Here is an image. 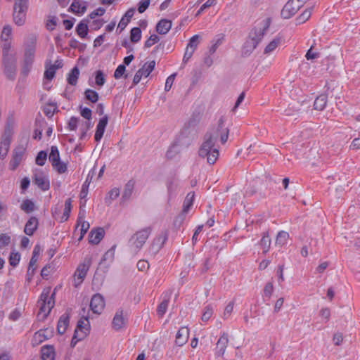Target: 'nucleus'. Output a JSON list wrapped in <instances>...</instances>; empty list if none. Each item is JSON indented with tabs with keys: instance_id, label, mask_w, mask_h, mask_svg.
Wrapping results in <instances>:
<instances>
[{
	"instance_id": "20e7f679",
	"label": "nucleus",
	"mask_w": 360,
	"mask_h": 360,
	"mask_svg": "<svg viewBox=\"0 0 360 360\" xmlns=\"http://www.w3.org/2000/svg\"><path fill=\"white\" fill-rule=\"evenodd\" d=\"M271 24V19L266 18L257 22L254 27L249 33V39L259 44L262 40Z\"/></svg>"
},
{
	"instance_id": "0e129e2a",
	"label": "nucleus",
	"mask_w": 360,
	"mask_h": 360,
	"mask_svg": "<svg viewBox=\"0 0 360 360\" xmlns=\"http://www.w3.org/2000/svg\"><path fill=\"white\" fill-rule=\"evenodd\" d=\"M125 70L126 67L124 65L121 64L118 65L114 72V77L117 79L121 78L124 75Z\"/></svg>"
},
{
	"instance_id": "9d476101",
	"label": "nucleus",
	"mask_w": 360,
	"mask_h": 360,
	"mask_svg": "<svg viewBox=\"0 0 360 360\" xmlns=\"http://www.w3.org/2000/svg\"><path fill=\"white\" fill-rule=\"evenodd\" d=\"M155 66V60H152L149 63H145L143 66L136 72L133 79L134 84L139 83L143 76L148 77L154 70Z\"/></svg>"
},
{
	"instance_id": "9b49d317",
	"label": "nucleus",
	"mask_w": 360,
	"mask_h": 360,
	"mask_svg": "<svg viewBox=\"0 0 360 360\" xmlns=\"http://www.w3.org/2000/svg\"><path fill=\"white\" fill-rule=\"evenodd\" d=\"M34 182L42 191H47L50 188L49 178L41 170H36L34 174Z\"/></svg>"
},
{
	"instance_id": "c9c22d12",
	"label": "nucleus",
	"mask_w": 360,
	"mask_h": 360,
	"mask_svg": "<svg viewBox=\"0 0 360 360\" xmlns=\"http://www.w3.org/2000/svg\"><path fill=\"white\" fill-rule=\"evenodd\" d=\"M194 193H188L186 196L183 205V214H186L190 210V208L192 207L194 200Z\"/></svg>"
},
{
	"instance_id": "37998d69",
	"label": "nucleus",
	"mask_w": 360,
	"mask_h": 360,
	"mask_svg": "<svg viewBox=\"0 0 360 360\" xmlns=\"http://www.w3.org/2000/svg\"><path fill=\"white\" fill-rule=\"evenodd\" d=\"M78 225L81 226V229H80L81 234H80V237L79 238V240H82L84 235L86 233L87 231L89 230L90 225H89V222L84 221L82 217H81L80 216L78 218Z\"/></svg>"
},
{
	"instance_id": "b1692460",
	"label": "nucleus",
	"mask_w": 360,
	"mask_h": 360,
	"mask_svg": "<svg viewBox=\"0 0 360 360\" xmlns=\"http://www.w3.org/2000/svg\"><path fill=\"white\" fill-rule=\"evenodd\" d=\"M172 27V21L167 19L160 20L156 25V31L160 34H167Z\"/></svg>"
},
{
	"instance_id": "052dcab7",
	"label": "nucleus",
	"mask_w": 360,
	"mask_h": 360,
	"mask_svg": "<svg viewBox=\"0 0 360 360\" xmlns=\"http://www.w3.org/2000/svg\"><path fill=\"white\" fill-rule=\"evenodd\" d=\"M56 71V68L51 65L49 67L46 66L44 72V78L51 80L55 77Z\"/></svg>"
},
{
	"instance_id": "c03bdc74",
	"label": "nucleus",
	"mask_w": 360,
	"mask_h": 360,
	"mask_svg": "<svg viewBox=\"0 0 360 360\" xmlns=\"http://www.w3.org/2000/svg\"><path fill=\"white\" fill-rule=\"evenodd\" d=\"M72 209V200L68 198L65 202V209L61 217V222L65 221L68 219Z\"/></svg>"
},
{
	"instance_id": "79ce46f5",
	"label": "nucleus",
	"mask_w": 360,
	"mask_h": 360,
	"mask_svg": "<svg viewBox=\"0 0 360 360\" xmlns=\"http://www.w3.org/2000/svg\"><path fill=\"white\" fill-rule=\"evenodd\" d=\"M56 111H58V107L56 103L49 102L44 108V114L49 117H51Z\"/></svg>"
},
{
	"instance_id": "f8f14e48",
	"label": "nucleus",
	"mask_w": 360,
	"mask_h": 360,
	"mask_svg": "<svg viewBox=\"0 0 360 360\" xmlns=\"http://www.w3.org/2000/svg\"><path fill=\"white\" fill-rule=\"evenodd\" d=\"M105 307L103 297L99 294H95L90 302V308L94 314H100Z\"/></svg>"
},
{
	"instance_id": "7ed1b4c3",
	"label": "nucleus",
	"mask_w": 360,
	"mask_h": 360,
	"mask_svg": "<svg viewBox=\"0 0 360 360\" xmlns=\"http://www.w3.org/2000/svg\"><path fill=\"white\" fill-rule=\"evenodd\" d=\"M151 231L152 229L150 227H146L136 231V233L131 237L129 244L133 252H137L141 249L150 235Z\"/></svg>"
},
{
	"instance_id": "473e14b6",
	"label": "nucleus",
	"mask_w": 360,
	"mask_h": 360,
	"mask_svg": "<svg viewBox=\"0 0 360 360\" xmlns=\"http://www.w3.org/2000/svg\"><path fill=\"white\" fill-rule=\"evenodd\" d=\"M79 75V70L77 66H75L71 70L70 72L68 74V77L67 78L68 84L72 86H75L77 84Z\"/></svg>"
},
{
	"instance_id": "dca6fc26",
	"label": "nucleus",
	"mask_w": 360,
	"mask_h": 360,
	"mask_svg": "<svg viewBox=\"0 0 360 360\" xmlns=\"http://www.w3.org/2000/svg\"><path fill=\"white\" fill-rule=\"evenodd\" d=\"M127 322V319L123 316V310L118 309L112 319V326L115 330H119L122 328Z\"/></svg>"
},
{
	"instance_id": "a878e982",
	"label": "nucleus",
	"mask_w": 360,
	"mask_h": 360,
	"mask_svg": "<svg viewBox=\"0 0 360 360\" xmlns=\"http://www.w3.org/2000/svg\"><path fill=\"white\" fill-rule=\"evenodd\" d=\"M171 295H172V292H167L164 295V298H163L162 301L158 305L157 311H158V314L159 316H162L166 313L167 307H168V304L169 302V300L171 297Z\"/></svg>"
},
{
	"instance_id": "cd10ccee",
	"label": "nucleus",
	"mask_w": 360,
	"mask_h": 360,
	"mask_svg": "<svg viewBox=\"0 0 360 360\" xmlns=\"http://www.w3.org/2000/svg\"><path fill=\"white\" fill-rule=\"evenodd\" d=\"M41 352L42 360H54L55 352L53 347L49 345L44 346Z\"/></svg>"
},
{
	"instance_id": "603ef678",
	"label": "nucleus",
	"mask_w": 360,
	"mask_h": 360,
	"mask_svg": "<svg viewBox=\"0 0 360 360\" xmlns=\"http://www.w3.org/2000/svg\"><path fill=\"white\" fill-rule=\"evenodd\" d=\"M52 166L58 174H63L68 170V165L60 160L54 163Z\"/></svg>"
},
{
	"instance_id": "58836bf2",
	"label": "nucleus",
	"mask_w": 360,
	"mask_h": 360,
	"mask_svg": "<svg viewBox=\"0 0 360 360\" xmlns=\"http://www.w3.org/2000/svg\"><path fill=\"white\" fill-rule=\"evenodd\" d=\"M260 245L262 248L263 249V253L266 254L270 248L271 245V239L269 238V236L268 233H264L261 240H260Z\"/></svg>"
},
{
	"instance_id": "7c9ffc66",
	"label": "nucleus",
	"mask_w": 360,
	"mask_h": 360,
	"mask_svg": "<svg viewBox=\"0 0 360 360\" xmlns=\"http://www.w3.org/2000/svg\"><path fill=\"white\" fill-rule=\"evenodd\" d=\"M88 20H82L77 25L76 32L81 38H84L88 34Z\"/></svg>"
},
{
	"instance_id": "ea45409f",
	"label": "nucleus",
	"mask_w": 360,
	"mask_h": 360,
	"mask_svg": "<svg viewBox=\"0 0 360 360\" xmlns=\"http://www.w3.org/2000/svg\"><path fill=\"white\" fill-rule=\"evenodd\" d=\"M84 97L86 100L94 103H96L99 98L98 94L96 91L90 89H86L84 91Z\"/></svg>"
},
{
	"instance_id": "f03ea898",
	"label": "nucleus",
	"mask_w": 360,
	"mask_h": 360,
	"mask_svg": "<svg viewBox=\"0 0 360 360\" xmlns=\"http://www.w3.org/2000/svg\"><path fill=\"white\" fill-rule=\"evenodd\" d=\"M27 10L28 0H14L13 20L16 25L22 26L25 23Z\"/></svg>"
},
{
	"instance_id": "423d86ee",
	"label": "nucleus",
	"mask_w": 360,
	"mask_h": 360,
	"mask_svg": "<svg viewBox=\"0 0 360 360\" xmlns=\"http://www.w3.org/2000/svg\"><path fill=\"white\" fill-rule=\"evenodd\" d=\"M306 0H289L281 11V16L284 19H289L293 16L304 5Z\"/></svg>"
},
{
	"instance_id": "6e6d98bb",
	"label": "nucleus",
	"mask_w": 360,
	"mask_h": 360,
	"mask_svg": "<svg viewBox=\"0 0 360 360\" xmlns=\"http://www.w3.org/2000/svg\"><path fill=\"white\" fill-rule=\"evenodd\" d=\"M108 195V196L105 198V202L107 203H110L111 200H113L119 197L120 189L117 188H114L109 191Z\"/></svg>"
},
{
	"instance_id": "3c124183",
	"label": "nucleus",
	"mask_w": 360,
	"mask_h": 360,
	"mask_svg": "<svg viewBox=\"0 0 360 360\" xmlns=\"http://www.w3.org/2000/svg\"><path fill=\"white\" fill-rule=\"evenodd\" d=\"M86 337L85 333H79L77 330H75L73 337L72 338L70 346L71 347H75L77 343L83 340Z\"/></svg>"
},
{
	"instance_id": "774afa93",
	"label": "nucleus",
	"mask_w": 360,
	"mask_h": 360,
	"mask_svg": "<svg viewBox=\"0 0 360 360\" xmlns=\"http://www.w3.org/2000/svg\"><path fill=\"white\" fill-rule=\"evenodd\" d=\"M44 331L45 330H40L36 332L34 335V340L37 342H41L46 340L47 337L44 335Z\"/></svg>"
},
{
	"instance_id": "49530a36",
	"label": "nucleus",
	"mask_w": 360,
	"mask_h": 360,
	"mask_svg": "<svg viewBox=\"0 0 360 360\" xmlns=\"http://www.w3.org/2000/svg\"><path fill=\"white\" fill-rule=\"evenodd\" d=\"M141 39V30L139 27H133L130 32V39L133 43L139 42Z\"/></svg>"
},
{
	"instance_id": "338daca9",
	"label": "nucleus",
	"mask_w": 360,
	"mask_h": 360,
	"mask_svg": "<svg viewBox=\"0 0 360 360\" xmlns=\"http://www.w3.org/2000/svg\"><path fill=\"white\" fill-rule=\"evenodd\" d=\"M176 76V73H173L167 78L166 82H165V91H169L171 89Z\"/></svg>"
},
{
	"instance_id": "4be33fe9",
	"label": "nucleus",
	"mask_w": 360,
	"mask_h": 360,
	"mask_svg": "<svg viewBox=\"0 0 360 360\" xmlns=\"http://www.w3.org/2000/svg\"><path fill=\"white\" fill-rule=\"evenodd\" d=\"M188 329L186 327L181 328L176 335V345L181 347L183 346L188 340Z\"/></svg>"
},
{
	"instance_id": "c756f323",
	"label": "nucleus",
	"mask_w": 360,
	"mask_h": 360,
	"mask_svg": "<svg viewBox=\"0 0 360 360\" xmlns=\"http://www.w3.org/2000/svg\"><path fill=\"white\" fill-rule=\"evenodd\" d=\"M35 125L36 129H34L33 138L34 139L40 140L42 136V127L46 125V122L44 119H36Z\"/></svg>"
},
{
	"instance_id": "4c0bfd02",
	"label": "nucleus",
	"mask_w": 360,
	"mask_h": 360,
	"mask_svg": "<svg viewBox=\"0 0 360 360\" xmlns=\"http://www.w3.org/2000/svg\"><path fill=\"white\" fill-rule=\"evenodd\" d=\"M20 209L26 213H31L35 210V205L31 200L26 199L21 203Z\"/></svg>"
},
{
	"instance_id": "8fccbe9b",
	"label": "nucleus",
	"mask_w": 360,
	"mask_h": 360,
	"mask_svg": "<svg viewBox=\"0 0 360 360\" xmlns=\"http://www.w3.org/2000/svg\"><path fill=\"white\" fill-rule=\"evenodd\" d=\"M200 38V37L198 34H195V35L193 36L190 39L189 42L186 46V49H190V50H193V51H195L198 45L199 44Z\"/></svg>"
},
{
	"instance_id": "e433bc0d",
	"label": "nucleus",
	"mask_w": 360,
	"mask_h": 360,
	"mask_svg": "<svg viewBox=\"0 0 360 360\" xmlns=\"http://www.w3.org/2000/svg\"><path fill=\"white\" fill-rule=\"evenodd\" d=\"M116 245H114L110 250H108L103 256L99 264L102 265L105 262H108L109 263H111L115 257V250Z\"/></svg>"
},
{
	"instance_id": "13d9d810",
	"label": "nucleus",
	"mask_w": 360,
	"mask_h": 360,
	"mask_svg": "<svg viewBox=\"0 0 360 360\" xmlns=\"http://www.w3.org/2000/svg\"><path fill=\"white\" fill-rule=\"evenodd\" d=\"M20 259V255L18 252H11L9 256V264L11 266H16Z\"/></svg>"
},
{
	"instance_id": "4d7b16f0",
	"label": "nucleus",
	"mask_w": 360,
	"mask_h": 360,
	"mask_svg": "<svg viewBox=\"0 0 360 360\" xmlns=\"http://www.w3.org/2000/svg\"><path fill=\"white\" fill-rule=\"evenodd\" d=\"M213 314V308L210 305H207L205 307L204 311L202 315V321H207Z\"/></svg>"
},
{
	"instance_id": "f704fd0d",
	"label": "nucleus",
	"mask_w": 360,
	"mask_h": 360,
	"mask_svg": "<svg viewBox=\"0 0 360 360\" xmlns=\"http://www.w3.org/2000/svg\"><path fill=\"white\" fill-rule=\"evenodd\" d=\"M135 182L134 180H129L124 186L122 193V199L128 200L131 197L134 188Z\"/></svg>"
},
{
	"instance_id": "f3484780",
	"label": "nucleus",
	"mask_w": 360,
	"mask_h": 360,
	"mask_svg": "<svg viewBox=\"0 0 360 360\" xmlns=\"http://www.w3.org/2000/svg\"><path fill=\"white\" fill-rule=\"evenodd\" d=\"M105 231L103 228L93 229L89 233V241L91 244L97 245L103 239Z\"/></svg>"
},
{
	"instance_id": "69168bd1",
	"label": "nucleus",
	"mask_w": 360,
	"mask_h": 360,
	"mask_svg": "<svg viewBox=\"0 0 360 360\" xmlns=\"http://www.w3.org/2000/svg\"><path fill=\"white\" fill-rule=\"evenodd\" d=\"M11 243V237L6 233L0 235V248L6 247Z\"/></svg>"
},
{
	"instance_id": "c85d7f7f",
	"label": "nucleus",
	"mask_w": 360,
	"mask_h": 360,
	"mask_svg": "<svg viewBox=\"0 0 360 360\" xmlns=\"http://www.w3.org/2000/svg\"><path fill=\"white\" fill-rule=\"evenodd\" d=\"M89 266L90 262L89 261L87 263L80 264L77 267L75 275V276H77V278L80 279V283L82 282V281L85 278L86 273L89 270Z\"/></svg>"
},
{
	"instance_id": "0eeeda50",
	"label": "nucleus",
	"mask_w": 360,
	"mask_h": 360,
	"mask_svg": "<svg viewBox=\"0 0 360 360\" xmlns=\"http://www.w3.org/2000/svg\"><path fill=\"white\" fill-rule=\"evenodd\" d=\"M37 38L34 35L30 36L25 44L24 61L27 65H32L36 50Z\"/></svg>"
},
{
	"instance_id": "a19ab883",
	"label": "nucleus",
	"mask_w": 360,
	"mask_h": 360,
	"mask_svg": "<svg viewBox=\"0 0 360 360\" xmlns=\"http://www.w3.org/2000/svg\"><path fill=\"white\" fill-rule=\"evenodd\" d=\"M49 159L51 165H53L54 163L60 160L59 150L57 146H51Z\"/></svg>"
},
{
	"instance_id": "1a4fd4ad",
	"label": "nucleus",
	"mask_w": 360,
	"mask_h": 360,
	"mask_svg": "<svg viewBox=\"0 0 360 360\" xmlns=\"http://www.w3.org/2000/svg\"><path fill=\"white\" fill-rule=\"evenodd\" d=\"M26 151V147L23 145H18L13 150L12 160L10 161V169L15 170L21 162Z\"/></svg>"
},
{
	"instance_id": "ddd939ff",
	"label": "nucleus",
	"mask_w": 360,
	"mask_h": 360,
	"mask_svg": "<svg viewBox=\"0 0 360 360\" xmlns=\"http://www.w3.org/2000/svg\"><path fill=\"white\" fill-rule=\"evenodd\" d=\"M168 238V231H162L158 237H156L150 246V251L153 254L158 253L161 248L163 247L165 243L167 241Z\"/></svg>"
},
{
	"instance_id": "a211bd4d",
	"label": "nucleus",
	"mask_w": 360,
	"mask_h": 360,
	"mask_svg": "<svg viewBox=\"0 0 360 360\" xmlns=\"http://www.w3.org/2000/svg\"><path fill=\"white\" fill-rule=\"evenodd\" d=\"M108 117L107 115H105L102 118L100 119L95 133V141L98 142L102 139L103 134L105 132V129L108 124Z\"/></svg>"
},
{
	"instance_id": "f257e3e1",
	"label": "nucleus",
	"mask_w": 360,
	"mask_h": 360,
	"mask_svg": "<svg viewBox=\"0 0 360 360\" xmlns=\"http://www.w3.org/2000/svg\"><path fill=\"white\" fill-rule=\"evenodd\" d=\"M225 119L221 117L218 121V125L216 129H212L205 135L204 141L202 143L198 154L202 158H207V162L210 165L216 162L219 158V150L215 147V143L219 137L222 144H224L229 138V130L224 125Z\"/></svg>"
},
{
	"instance_id": "5701e85b",
	"label": "nucleus",
	"mask_w": 360,
	"mask_h": 360,
	"mask_svg": "<svg viewBox=\"0 0 360 360\" xmlns=\"http://www.w3.org/2000/svg\"><path fill=\"white\" fill-rule=\"evenodd\" d=\"M70 315L67 313L63 314L59 319L57 325L58 333L63 335L65 333L69 325Z\"/></svg>"
},
{
	"instance_id": "de8ad7c7",
	"label": "nucleus",
	"mask_w": 360,
	"mask_h": 360,
	"mask_svg": "<svg viewBox=\"0 0 360 360\" xmlns=\"http://www.w3.org/2000/svg\"><path fill=\"white\" fill-rule=\"evenodd\" d=\"M40 252H41L40 246L39 245H36L35 247L34 248L32 256L31 259L29 263V265L30 266V267H33L36 264V263L38 260V256L39 255Z\"/></svg>"
},
{
	"instance_id": "bf43d9fd",
	"label": "nucleus",
	"mask_w": 360,
	"mask_h": 360,
	"mask_svg": "<svg viewBox=\"0 0 360 360\" xmlns=\"http://www.w3.org/2000/svg\"><path fill=\"white\" fill-rule=\"evenodd\" d=\"M12 32V28L10 25H5L3 28L1 38L2 40L7 41L10 38V36Z\"/></svg>"
},
{
	"instance_id": "e2e57ef3",
	"label": "nucleus",
	"mask_w": 360,
	"mask_h": 360,
	"mask_svg": "<svg viewBox=\"0 0 360 360\" xmlns=\"http://www.w3.org/2000/svg\"><path fill=\"white\" fill-rule=\"evenodd\" d=\"M160 38L156 34H152L150 37L146 41L144 46L145 48H150L155 43L158 42Z\"/></svg>"
},
{
	"instance_id": "6e6552de",
	"label": "nucleus",
	"mask_w": 360,
	"mask_h": 360,
	"mask_svg": "<svg viewBox=\"0 0 360 360\" xmlns=\"http://www.w3.org/2000/svg\"><path fill=\"white\" fill-rule=\"evenodd\" d=\"M4 73L10 80H13L16 75V59L15 57L2 59Z\"/></svg>"
},
{
	"instance_id": "5fc2aeb1",
	"label": "nucleus",
	"mask_w": 360,
	"mask_h": 360,
	"mask_svg": "<svg viewBox=\"0 0 360 360\" xmlns=\"http://www.w3.org/2000/svg\"><path fill=\"white\" fill-rule=\"evenodd\" d=\"M95 75L96 84L99 86H103L105 82V77L103 72L101 70H97Z\"/></svg>"
},
{
	"instance_id": "a18cd8bd",
	"label": "nucleus",
	"mask_w": 360,
	"mask_h": 360,
	"mask_svg": "<svg viewBox=\"0 0 360 360\" xmlns=\"http://www.w3.org/2000/svg\"><path fill=\"white\" fill-rule=\"evenodd\" d=\"M289 238V233L284 231H281L278 233L276 243L281 246L286 244L288 239Z\"/></svg>"
},
{
	"instance_id": "72a5a7b5",
	"label": "nucleus",
	"mask_w": 360,
	"mask_h": 360,
	"mask_svg": "<svg viewBox=\"0 0 360 360\" xmlns=\"http://www.w3.org/2000/svg\"><path fill=\"white\" fill-rule=\"evenodd\" d=\"M282 38L276 37L274 38L264 49V54H270L272 53L281 43Z\"/></svg>"
},
{
	"instance_id": "aec40b11",
	"label": "nucleus",
	"mask_w": 360,
	"mask_h": 360,
	"mask_svg": "<svg viewBox=\"0 0 360 360\" xmlns=\"http://www.w3.org/2000/svg\"><path fill=\"white\" fill-rule=\"evenodd\" d=\"M86 2L82 0H73L70 5V10L79 15H83L86 11Z\"/></svg>"
},
{
	"instance_id": "680f3d73",
	"label": "nucleus",
	"mask_w": 360,
	"mask_h": 360,
	"mask_svg": "<svg viewBox=\"0 0 360 360\" xmlns=\"http://www.w3.org/2000/svg\"><path fill=\"white\" fill-rule=\"evenodd\" d=\"M10 49H11V43L6 42L4 44V46L2 49V55H3L2 59L11 58L15 57L13 55L9 53Z\"/></svg>"
},
{
	"instance_id": "412c9836",
	"label": "nucleus",
	"mask_w": 360,
	"mask_h": 360,
	"mask_svg": "<svg viewBox=\"0 0 360 360\" xmlns=\"http://www.w3.org/2000/svg\"><path fill=\"white\" fill-rule=\"evenodd\" d=\"M11 139L10 135L5 134L2 138L0 146V158L4 160L9 150Z\"/></svg>"
},
{
	"instance_id": "2eb2a0df",
	"label": "nucleus",
	"mask_w": 360,
	"mask_h": 360,
	"mask_svg": "<svg viewBox=\"0 0 360 360\" xmlns=\"http://www.w3.org/2000/svg\"><path fill=\"white\" fill-rule=\"evenodd\" d=\"M82 311H83V314H82V318L78 321L75 330H77L79 333H85L86 336L90 330V323L89 317L84 316L85 308H82Z\"/></svg>"
},
{
	"instance_id": "393cba45",
	"label": "nucleus",
	"mask_w": 360,
	"mask_h": 360,
	"mask_svg": "<svg viewBox=\"0 0 360 360\" xmlns=\"http://www.w3.org/2000/svg\"><path fill=\"white\" fill-rule=\"evenodd\" d=\"M134 12L135 8H131L125 13L124 16L121 18L117 27V29H120V32L124 30V28L129 22L131 18L133 17Z\"/></svg>"
},
{
	"instance_id": "2f4dec72",
	"label": "nucleus",
	"mask_w": 360,
	"mask_h": 360,
	"mask_svg": "<svg viewBox=\"0 0 360 360\" xmlns=\"http://www.w3.org/2000/svg\"><path fill=\"white\" fill-rule=\"evenodd\" d=\"M327 103V96L326 94H321L314 101V109L317 110H323Z\"/></svg>"
},
{
	"instance_id": "bb28decb",
	"label": "nucleus",
	"mask_w": 360,
	"mask_h": 360,
	"mask_svg": "<svg viewBox=\"0 0 360 360\" xmlns=\"http://www.w3.org/2000/svg\"><path fill=\"white\" fill-rule=\"evenodd\" d=\"M258 44H257V42H254L250 39H248L242 49V56L243 57H248L249 56L252 51L256 49Z\"/></svg>"
},
{
	"instance_id": "4468645a",
	"label": "nucleus",
	"mask_w": 360,
	"mask_h": 360,
	"mask_svg": "<svg viewBox=\"0 0 360 360\" xmlns=\"http://www.w3.org/2000/svg\"><path fill=\"white\" fill-rule=\"evenodd\" d=\"M229 343L228 334L224 333L220 338H219L216 348H215V355L217 356H222L226 351Z\"/></svg>"
},
{
	"instance_id": "39448f33",
	"label": "nucleus",
	"mask_w": 360,
	"mask_h": 360,
	"mask_svg": "<svg viewBox=\"0 0 360 360\" xmlns=\"http://www.w3.org/2000/svg\"><path fill=\"white\" fill-rule=\"evenodd\" d=\"M55 292H53L51 296H49V291L44 292L43 291L40 295V297L37 302L38 306L39 307V313H44L43 319L47 317V316L51 312L52 308L55 304Z\"/></svg>"
},
{
	"instance_id": "6ab92c4d",
	"label": "nucleus",
	"mask_w": 360,
	"mask_h": 360,
	"mask_svg": "<svg viewBox=\"0 0 360 360\" xmlns=\"http://www.w3.org/2000/svg\"><path fill=\"white\" fill-rule=\"evenodd\" d=\"M39 226V221L37 217H31L26 222L24 232L26 235L32 236Z\"/></svg>"
},
{
	"instance_id": "864d4df0",
	"label": "nucleus",
	"mask_w": 360,
	"mask_h": 360,
	"mask_svg": "<svg viewBox=\"0 0 360 360\" xmlns=\"http://www.w3.org/2000/svg\"><path fill=\"white\" fill-rule=\"evenodd\" d=\"M47 158V153L44 150H41L38 153L36 157V164L39 166H44Z\"/></svg>"
},
{
	"instance_id": "09e8293b",
	"label": "nucleus",
	"mask_w": 360,
	"mask_h": 360,
	"mask_svg": "<svg viewBox=\"0 0 360 360\" xmlns=\"http://www.w3.org/2000/svg\"><path fill=\"white\" fill-rule=\"evenodd\" d=\"M311 8L306 9L300 15L296 18L297 25H300L305 22L311 16Z\"/></svg>"
}]
</instances>
